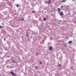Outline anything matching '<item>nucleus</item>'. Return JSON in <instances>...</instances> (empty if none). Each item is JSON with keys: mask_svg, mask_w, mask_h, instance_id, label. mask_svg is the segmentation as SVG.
<instances>
[{"mask_svg": "<svg viewBox=\"0 0 76 76\" xmlns=\"http://www.w3.org/2000/svg\"><path fill=\"white\" fill-rule=\"evenodd\" d=\"M10 73H11V74L12 75H13V76H16V74L14 73V72H10Z\"/></svg>", "mask_w": 76, "mask_h": 76, "instance_id": "1", "label": "nucleus"}, {"mask_svg": "<svg viewBox=\"0 0 76 76\" xmlns=\"http://www.w3.org/2000/svg\"><path fill=\"white\" fill-rule=\"evenodd\" d=\"M12 63H17L18 62H17L16 61H15L14 60H12Z\"/></svg>", "mask_w": 76, "mask_h": 76, "instance_id": "2", "label": "nucleus"}, {"mask_svg": "<svg viewBox=\"0 0 76 76\" xmlns=\"http://www.w3.org/2000/svg\"><path fill=\"white\" fill-rule=\"evenodd\" d=\"M60 15L61 16L62 15H64L63 13V12H60Z\"/></svg>", "mask_w": 76, "mask_h": 76, "instance_id": "3", "label": "nucleus"}, {"mask_svg": "<svg viewBox=\"0 0 76 76\" xmlns=\"http://www.w3.org/2000/svg\"><path fill=\"white\" fill-rule=\"evenodd\" d=\"M58 12H60V11L61 10V9H60V8H58Z\"/></svg>", "mask_w": 76, "mask_h": 76, "instance_id": "4", "label": "nucleus"}, {"mask_svg": "<svg viewBox=\"0 0 76 76\" xmlns=\"http://www.w3.org/2000/svg\"><path fill=\"white\" fill-rule=\"evenodd\" d=\"M49 49L50 50H51V51H52V50H53V48H52V47H50L49 48Z\"/></svg>", "mask_w": 76, "mask_h": 76, "instance_id": "5", "label": "nucleus"}, {"mask_svg": "<svg viewBox=\"0 0 76 76\" xmlns=\"http://www.w3.org/2000/svg\"><path fill=\"white\" fill-rule=\"evenodd\" d=\"M50 3H51V0H50L47 3L48 4H50Z\"/></svg>", "mask_w": 76, "mask_h": 76, "instance_id": "6", "label": "nucleus"}, {"mask_svg": "<svg viewBox=\"0 0 76 76\" xmlns=\"http://www.w3.org/2000/svg\"><path fill=\"white\" fill-rule=\"evenodd\" d=\"M68 43L69 44H71V43H72V41H70Z\"/></svg>", "mask_w": 76, "mask_h": 76, "instance_id": "7", "label": "nucleus"}, {"mask_svg": "<svg viewBox=\"0 0 76 76\" xmlns=\"http://www.w3.org/2000/svg\"><path fill=\"white\" fill-rule=\"evenodd\" d=\"M61 65L59 64L58 65V67H61Z\"/></svg>", "mask_w": 76, "mask_h": 76, "instance_id": "8", "label": "nucleus"}, {"mask_svg": "<svg viewBox=\"0 0 76 76\" xmlns=\"http://www.w3.org/2000/svg\"><path fill=\"white\" fill-rule=\"evenodd\" d=\"M2 28H3V27L0 25V29H1Z\"/></svg>", "mask_w": 76, "mask_h": 76, "instance_id": "9", "label": "nucleus"}, {"mask_svg": "<svg viewBox=\"0 0 76 76\" xmlns=\"http://www.w3.org/2000/svg\"><path fill=\"white\" fill-rule=\"evenodd\" d=\"M46 20V18H45L44 19H43V20Z\"/></svg>", "mask_w": 76, "mask_h": 76, "instance_id": "10", "label": "nucleus"}, {"mask_svg": "<svg viewBox=\"0 0 76 76\" xmlns=\"http://www.w3.org/2000/svg\"><path fill=\"white\" fill-rule=\"evenodd\" d=\"M62 2H66V1H65V0H63V1H62Z\"/></svg>", "mask_w": 76, "mask_h": 76, "instance_id": "11", "label": "nucleus"}, {"mask_svg": "<svg viewBox=\"0 0 76 76\" xmlns=\"http://www.w3.org/2000/svg\"><path fill=\"white\" fill-rule=\"evenodd\" d=\"M21 20L23 21V20H24V19L23 18H22L21 19Z\"/></svg>", "mask_w": 76, "mask_h": 76, "instance_id": "12", "label": "nucleus"}, {"mask_svg": "<svg viewBox=\"0 0 76 76\" xmlns=\"http://www.w3.org/2000/svg\"><path fill=\"white\" fill-rule=\"evenodd\" d=\"M35 68L37 69H38V66H35Z\"/></svg>", "mask_w": 76, "mask_h": 76, "instance_id": "13", "label": "nucleus"}, {"mask_svg": "<svg viewBox=\"0 0 76 76\" xmlns=\"http://www.w3.org/2000/svg\"><path fill=\"white\" fill-rule=\"evenodd\" d=\"M16 6H17V7H19V5L18 4H17L16 5Z\"/></svg>", "mask_w": 76, "mask_h": 76, "instance_id": "14", "label": "nucleus"}, {"mask_svg": "<svg viewBox=\"0 0 76 76\" xmlns=\"http://www.w3.org/2000/svg\"><path fill=\"white\" fill-rule=\"evenodd\" d=\"M7 57L8 58H9V57H10V56H7Z\"/></svg>", "mask_w": 76, "mask_h": 76, "instance_id": "15", "label": "nucleus"}, {"mask_svg": "<svg viewBox=\"0 0 76 76\" xmlns=\"http://www.w3.org/2000/svg\"><path fill=\"white\" fill-rule=\"evenodd\" d=\"M61 8H63V6H62L61 7Z\"/></svg>", "mask_w": 76, "mask_h": 76, "instance_id": "16", "label": "nucleus"}, {"mask_svg": "<svg viewBox=\"0 0 76 76\" xmlns=\"http://www.w3.org/2000/svg\"><path fill=\"white\" fill-rule=\"evenodd\" d=\"M38 54H39L38 52L37 53V55H38Z\"/></svg>", "mask_w": 76, "mask_h": 76, "instance_id": "17", "label": "nucleus"}, {"mask_svg": "<svg viewBox=\"0 0 76 76\" xmlns=\"http://www.w3.org/2000/svg\"><path fill=\"white\" fill-rule=\"evenodd\" d=\"M35 12H34V11H33L32 12V13H34Z\"/></svg>", "mask_w": 76, "mask_h": 76, "instance_id": "18", "label": "nucleus"}, {"mask_svg": "<svg viewBox=\"0 0 76 76\" xmlns=\"http://www.w3.org/2000/svg\"><path fill=\"white\" fill-rule=\"evenodd\" d=\"M40 64H42V62H40Z\"/></svg>", "mask_w": 76, "mask_h": 76, "instance_id": "19", "label": "nucleus"}, {"mask_svg": "<svg viewBox=\"0 0 76 76\" xmlns=\"http://www.w3.org/2000/svg\"><path fill=\"white\" fill-rule=\"evenodd\" d=\"M28 36H29V35H28H28H27V37H28Z\"/></svg>", "mask_w": 76, "mask_h": 76, "instance_id": "20", "label": "nucleus"}, {"mask_svg": "<svg viewBox=\"0 0 76 76\" xmlns=\"http://www.w3.org/2000/svg\"><path fill=\"white\" fill-rule=\"evenodd\" d=\"M45 3L47 4V2H45Z\"/></svg>", "mask_w": 76, "mask_h": 76, "instance_id": "21", "label": "nucleus"}, {"mask_svg": "<svg viewBox=\"0 0 76 76\" xmlns=\"http://www.w3.org/2000/svg\"><path fill=\"white\" fill-rule=\"evenodd\" d=\"M4 41H6V39H4Z\"/></svg>", "mask_w": 76, "mask_h": 76, "instance_id": "22", "label": "nucleus"}, {"mask_svg": "<svg viewBox=\"0 0 76 76\" xmlns=\"http://www.w3.org/2000/svg\"><path fill=\"white\" fill-rule=\"evenodd\" d=\"M5 1H8V0H6Z\"/></svg>", "mask_w": 76, "mask_h": 76, "instance_id": "23", "label": "nucleus"}, {"mask_svg": "<svg viewBox=\"0 0 76 76\" xmlns=\"http://www.w3.org/2000/svg\"><path fill=\"white\" fill-rule=\"evenodd\" d=\"M59 22H61V20H59Z\"/></svg>", "mask_w": 76, "mask_h": 76, "instance_id": "24", "label": "nucleus"}, {"mask_svg": "<svg viewBox=\"0 0 76 76\" xmlns=\"http://www.w3.org/2000/svg\"><path fill=\"white\" fill-rule=\"evenodd\" d=\"M65 12H66V11H65Z\"/></svg>", "mask_w": 76, "mask_h": 76, "instance_id": "25", "label": "nucleus"}, {"mask_svg": "<svg viewBox=\"0 0 76 76\" xmlns=\"http://www.w3.org/2000/svg\"><path fill=\"white\" fill-rule=\"evenodd\" d=\"M32 65H34V64H32Z\"/></svg>", "mask_w": 76, "mask_h": 76, "instance_id": "26", "label": "nucleus"}, {"mask_svg": "<svg viewBox=\"0 0 76 76\" xmlns=\"http://www.w3.org/2000/svg\"><path fill=\"white\" fill-rule=\"evenodd\" d=\"M64 53V52H63Z\"/></svg>", "mask_w": 76, "mask_h": 76, "instance_id": "27", "label": "nucleus"}]
</instances>
